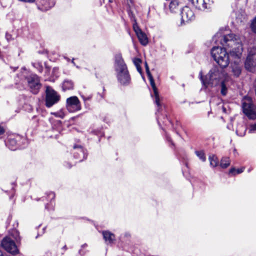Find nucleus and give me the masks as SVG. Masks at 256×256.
Masks as SVG:
<instances>
[{
    "label": "nucleus",
    "mask_w": 256,
    "mask_h": 256,
    "mask_svg": "<svg viewBox=\"0 0 256 256\" xmlns=\"http://www.w3.org/2000/svg\"><path fill=\"white\" fill-rule=\"evenodd\" d=\"M243 38L233 34H228L223 38L224 42H222L224 46L232 47L233 45L236 46L230 50V56L236 60L231 64L232 72L236 77H238L242 72V65L240 58L243 50L242 42Z\"/></svg>",
    "instance_id": "nucleus-1"
},
{
    "label": "nucleus",
    "mask_w": 256,
    "mask_h": 256,
    "mask_svg": "<svg viewBox=\"0 0 256 256\" xmlns=\"http://www.w3.org/2000/svg\"><path fill=\"white\" fill-rule=\"evenodd\" d=\"M226 35L220 36V34H217L213 38V40L216 42L217 38H220L221 44L224 47L222 48L220 46H214L211 50V54L214 60L221 67V68H225L228 66L230 64L229 56L226 52V49L229 48L228 46H224L222 42H224L223 38ZM236 45H233L232 49L236 48Z\"/></svg>",
    "instance_id": "nucleus-2"
},
{
    "label": "nucleus",
    "mask_w": 256,
    "mask_h": 256,
    "mask_svg": "<svg viewBox=\"0 0 256 256\" xmlns=\"http://www.w3.org/2000/svg\"><path fill=\"white\" fill-rule=\"evenodd\" d=\"M144 65L146 73L154 92V94H152L151 96L154 99V102L158 107L157 112H156L158 123L160 126H162V124L166 126L168 124H171V122L167 118L166 114L160 113V109L161 108V104L160 102V98L153 77L150 71L148 63L146 62Z\"/></svg>",
    "instance_id": "nucleus-3"
},
{
    "label": "nucleus",
    "mask_w": 256,
    "mask_h": 256,
    "mask_svg": "<svg viewBox=\"0 0 256 256\" xmlns=\"http://www.w3.org/2000/svg\"><path fill=\"white\" fill-rule=\"evenodd\" d=\"M114 66L118 82L124 86L129 84L130 82V74L120 54L116 56Z\"/></svg>",
    "instance_id": "nucleus-4"
},
{
    "label": "nucleus",
    "mask_w": 256,
    "mask_h": 256,
    "mask_svg": "<svg viewBox=\"0 0 256 256\" xmlns=\"http://www.w3.org/2000/svg\"><path fill=\"white\" fill-rule=\"evenodd\" d=\"M226 74L224 70L222 68L215 66L210 70L205 78L202 76V71L199 74V76L202 84L207 87L209 86H213L218 85Z\"/></svg>",
    "instance_id": "nucleus-5"
},
{
    "label": "nucleus",
    "mask_w": 256,
    "mask_h": 256,
    "mask_svg": "<svg viewBox=\"0 0 256 256\" xmlns=\"http://www.w3.org/2000/svg\"><path fill=\"white\" fill-rule=\"evenodd\" d=\"M18 76L21 80L27 84L32 94H36L38 92L42 85L40 78L36 74L30 73L24 69Z\"/></svg>",
    "instance_id": "nucleus-6"
},
{
    "label": "nucleus",
    "mask_w": 256,
    "mask_h": 256,
    "mask_svg": "<svg viewBox=\"0 0 256 256\" xmlns=\"http://www.w3.org/2000/svg\"><path fill=\"white\" fill-rule=\"evenodd\" d=\"M242 108L244 113L250 119L256 118V108L252 99L248 96H245L242 100Z\"/></svg>",
    "instance_id": "nucleus-7"
},
{
    "label": "nucleus",
    "mask_w": 256,
    "mask_h": 256,
    "mask_svg": "<svg viewBox=\"0 0 256 256\" xmlns=\"http://www.w3.org/2000/svg\"><path fill=\"white\" fill-rule=\"evenodd\" d=\"M60 95L50 86H46V106L50 108L60 100Z\"/></svg>",
    "instance_id": "nucleus-8"
},
{
    "label": "nucleus",
    "mask_w": 256,
    "mask_h": 256,
    "mask_svg": "<svg viewBox=\"0 0 256 256\" xmlns=\"http://www.w3.org/2000/svg\"><path fill=\"white\" fill-rule=\"evenodd\" d=\"M245 68L252 71L256 66V48L253 47L248 50V54L244 63Z\"/></svg>",
    "instance_id": "nucleus-9"
},
{
    "label": "nucleus",
    "mask_w": 256,
    "mask_h": 256,
    "mask_svg": "<svg viewBox=\"0 0 256 256\" xmlns=\"http://www.w3.org/2000/svg\"><path fill=\"white\" fill-rule=\"evenodd\" d=\"M66 106L68 110L70 112H75L82 109L80 102L76 96L68 98L66 100Z\"/></svg>",
    "instance_id": "nucleus-10"
},
{
    "label": "nucleus",
    "mask_w": 256,
    "mask_h": 256,
    "mask_svg": "<svg viewBox=\"0 0 256 256\" xmlns=\"http://www.w3.org/2000/svg\"><path fill=\"white\" fill-rule=\"evenodd\" d=\"M2 246L8 252L16 254L18 252V249L15 242L10 238H5L2 242Z\"/></svg>",
    "instance_id": "nucleus-11"
},
{
    "label": "nucleus",
    "mask_w": 256,
    "mask_h": 256,
    "mask_svg": "<svg viewBox=\"0 0 256 256\" xmlns=\"http://www.w3.org/2000/svg\"><path fill=\"white\" fill-rule=\"evenodd\" d=\"M72 152L74 157L78 160L80 162H82L87 157L86 150L80 145H74Z\"/></svg>",
    "instance_id": "nucleus-12"
},
{
    "label": "nucleus",
    "mask_w": 256,
    "mask_h": 256,
    "mask_svg": "<svg viewBox=\"0 0 256 256\" xmlns=\"http://www.w3.org/2000/svg\"><path fill=\"white\" fill-rule=\"evenodd\" d=\"M181 23L186 24L194 19L195 16L194 12L188 7L184 6L181 11Z\"/></svg>",
    "instance_id": "nucleus-13"
},
{
    "label": "nucleus",
    "mask_w": 256,
    "mask_h": 256,
    "mask_svg": "<svg viewBox=\"0 0 256 256\" xmlns=\"http://www.w3.org/2000/svg\"><path fill=\"white\" fill-rule=\"evenodd\" d=\"M198 10L204 11L211 8L212 1L211 0H190Z\"/></svg>",
    "instance_id": "nucleus-14"
},
{
    "label": "nucleus",
    "mask_w": 256,
    "mask_h": 256,
    "mask_svg": "<svg viewBox=\"0 0 256 256\" xmlns=\"http://www.w3.org/2000/svg\"><path fill=\"white\" fill-rule=\"evenodd\" d=\"M38 9L46 11L54 6V2L52 0H37Z\"/></svg>",
    "instance_id": "nucleus-15"
},
{
    "label": "nucleus",
    "mask_w": 256,
    "mask_h": 256,
    "mask_svg": "<svg viewBox=\"0 0 256 256\" xmlns=\"http://www.w3.org/2000/svg\"><path fill=\"white\" fill-rule=\"evenodd\" d=\"M102 234L106 244H111L115 241V236L111 232L105 230L102 232Z\"/></svg>",
    "instance_id": "nucleus-16"
},
{
    "label": "nucleus",
    "mask_w": 256,
    "mask_h": 256,
    "mask_svg": "<svg viewBox=\"0 0 256 256\" xmlns=\"http://www.w3.org/2000/svg\"><path fill=\"white\" fill-rule=\"evenodd\" d=\"M74 87V82L70 80H64L62 84V88L63 91L73 90Z\"/></svg>",
    "instance_id": "nucleus-17"
},
{
    "label": "nucleus",
    "mask_w": 256,
    "mask_h": 256,
    "mask_svg": "<svg viewBox=\"0 0 256 256\" xmlns=\"http://www.w3.org/2000/svg\"><path fill=\"white\" fill-rule=\"evenodd\" d=\"M136 36L140 43L143 46H146L148 42V38L145 33L142 31L136 34Z\"/></svg>",
    "instance_id": "nucleus-18"
},
{
    "label": "nucleus",
    "mask_w": 256,
    "mask_h": 256,
    "mask_svg": "<svg viewBox=\"0 0 256 256\" xmlns=\"http://www.w3.org/2000/svg\"><path fill=\"white\" fill-rule=\"evenodd\" d=\"M169 8L172 12H176L178 10V2L177 0H172L170 4Z\"/></svg>",
    "instance_id": "nucleus-19"
},
{
    "label": "nucleus",
    "mask_w": 256,
    "mask_h": 256,
    "mask_svg": "<svg viewBox=\"0 0 256 256\" xmlns=\"http://www.w3.org/2000/svg\"><path fill=\"white\" fill-rule=\"evenodd\" d=\"M208 160L211 166L216 167V166H218V160L217 157L215 155H210L208 157Z\"/></svg>",
    "instance_id": "nucleus-20"
},
{
    "label": "nucleus",
    "mask_w": 256,
    "mask_h": 256,
    "mask_svg": "<svg viewBox=\"0 0 256 256\" xmlns=\"http://www.w3.org/2000/svg\"><path fill=\"white\" fill-rule=\"evenodd\" d=\"M230 164V160L228 157H224L222 158L220 166L223 168H228Z\"/></svg>",
    "instance_id": "nucleus-21"
},
{
    "label": "nucleus",
    "mask_w": 256,
    "mask_h": 256,
    "mask_svg": "<svg viewBox=\"0 0 256 256\" xmlns=\"http://www.w3.org/2000/svg\"><path fill=\"white\" fill-rule=\"evenodd\" d=\"M16 140L11 138H10L8 140V142L6 143V144L8 148L12 150H15L16 149Z\"/></svg>",
    "instance_id": "nucleus-22"
},
{
    "label": "nucleus",
    "mask_w": 256,
    "mask_h": 256,
    "mask_svg": "<svg viewBox=\"0 0 256 256\" xmlns=\"http://www.w3.org/2000/svg\"><path fill=\"white\" fill-rule=\"evenodd\" d=\"M195 154L202 162L206 161V156L204 150H196Z\"/></svg>",
    "instance_id": "nucleus-23"
},
{
    "label": "nucleus",
    "mask_w": 256,
    "mask_h": 256,
    "mask_svg": "<svg viewBox=\"0 0 256 256\" xmlns=\"http://www.w3.org/2000/svg\"><path fill=\"white\" fill-rule=\"evenodd\" d=\"M141 60L140 58H135L134 60V63L136 66L138 71L141 74L142 72V70L140 66V64L141 63Z\"/></svg>",
    "instance_id": "nucleus-24"
},
{
    "label": "nucleus",
    "mask_w": 256,
    "mask_h": 256,
    "mask_svg": "<svg viewBox=\"0 0 256 256\" xmlns=\"http://www.w3.org/2000/svg\"><path fill=\"white\" fill-rule=\"evenodd\" d=\"M128 14L132 21H135L136 20L135 16V12L134 9L132 8H130L128 10Z\"/></svg>",
    "instance_id": "nucleus-25"
},
{
    "label": "nucleus",
    "mask_w": 256,
    "mask_h": 256,
    "mask_svg": "<svg viewBox=\"0 0 256 256\" xmlns=\"http://www.w3.org/2000/svg\"><path fill=\"white\" fill-rule=\"evenodd\" d=\"M244 168H238L237 170L235 169L234 168H232L230 169L229 172L230 174H238L242 172L244 170Z\"/></svg>",
    "instance_id": "nucleus-26"
},
{
    "label": "nucleus",
    "mask_w": 256,
    "mask_h": 256,
    "mask_svg": "<svg viewBox=\"0 0 256 256\" xmlns=\"http://www.w3.org/2000/svg\"><path fill=\"white\" fill-rule=\"evenodd\" d=\"M221 90L220 92L222 94L223 96H226L227 93V88L224 84V80H222L221 82Z\"/></svg>",
    "instance_id": "nucleus-27"
},
{
    "label": "nucleus",
    "mask_w": 256,
    "mask_h": 256,
    "mask_svg": "<svg viewBox=\"0 0 256 256\" xmlns=\"http://www.w3.org/2000/svg\"><path fill=\"white\" fill-rule=\"evenodd\" d=\"M133 22V24H132V27H133V29L134 31V32H136V34H138V32H140L142 31V30L140 28L138 24V23L136 22V20L135 21H132Z\"/></svg>",
    "instance_id": "nucleus-28"
},
{
    "label": "nucleus",
    "mask_w": 256,
    "mask_h": 256,
    "mask_svg": "<svg viewBox=\"0 0 256 256\" xmlns=\"http://www.w3.org/2000/svg\"><path fill=\"white\" fill-rule=\"evenodd\" d=\"M12 236L16 242H18L20 240L19 232L16 230H14L12 232Z\"/></svg>",
    "instance_id": "nucleus-29"
},
{
    "label": "nucleus",
    "mask_w": 256,
    "mask_h": 256,
    "mask_svg": "<svg viewBox=\"0 0 256 256\" xmlns=\"http://www.w3.org/2000/svg\"><path fill=\"white\" fill-rule=\"evenodd\" d=\"M56 117L63 118L65 116V113L63 110H60L58 112L52 113Z\"/></svg>",
    "instance_id": "nucleus-30"
},
{
    "label": "nucleus",
    "mask_w": 256,
    "mask_h": 256,
    "mask_svg": "<svg viewBox=\"0 0 256 256\" xmlns=\"http://www.w3.org/2000/svg\"><path fill=\"white\" fill-rule=\"evenodd\" d=\"M236 22L238 23H244L246 21V18L244 16L242 15L240 17H239V16H237L236 18Z\"/></svg>",
    "instance_id": "nucleus-31"
},
{
    "label": "nucleus",
    "mask_w": 256,
    "mask_h": 256,
    "mask_svg": "<svg viewBox=\"0 0 256 256\" xmlns=\"http://www.w3.org/2000/svg\"><path fill=\"white\" fill-rule=\"evenodd\" d=\"M87 247H88V245L86 244H84L82 246L81 248L79 250V252H78L79 254L81 256H84L86 254V251L84 250V249L86 248Z\"/></svg>",
    "instance_id": "nucleus-32"
},
{
    "label": "nucleus",
    "mask_w": 256,
    "mask_h": 256,
    "mask_svg": "<svg viewBox=\"0 0 256 256\" xmlns=\"http://www.w3.org/2000/svg\"><path fill=\"white\" fill-rule=\"evenodd\" d=\"M251 28L254 32L256 33V17L254 19L252 22Z\"/></svg>",
    "instance_id": "nucleus-33"
},
{
    "label": "nucleus",
    "mask_w": 256,
    "mask_h": 256,
    "mask_svg": "<svg viewBox=\"0 0 256 256\" xmlns=\"http://www.w3.org/2000/svg\"><path fill=\"white\" fill-rule=\"evenodd\" d=\"M255 132H256V123L251 124L249 129L250 133H253Z\"/></svg>",
    "instance_id": "nucleus-34"
},
{
    "label": "nucleus",
    "mask_w": 256,
    "mask_h": 256,
    "mask_svg": "<svg viewBox=\"0 0 256 256\" xmlns=\"http://www.w3.org/2000/svg\"><path fill=\"white\" fill-rule=\"evenodd\" d=\"M48 196L51 200H52L54 198L55 194L53 192H50L48 194Z\"/></svg>",
    "instance_id": "nucleus-35"
},
{
    "label": "nucleus",
    "mask_w": 256,
    "mask_h": 256,
    "mask_svg": "<svg viewBox=\"0 0 256 256\" xmlns=\"http://www.w3.org/2000/svg\"><path fill=\"white\" fill-rule=\"evenodd\" d=\"M20 2H29V3H32L34 2L35 0H18Z\"/></svg>",
    "instance_id": "nucleus-36"
},
{
    "label": "nucleus",
    "mask_w": 256,
    "mask_h": 256,
    "mask_svg": "<svg viewBox=\"0 0 256 256\" xmlns=\"http://www.w3.org/2000/svg\"><path fill=\"white\" fill-rule=\"evenodd\" d=\"M4 130L3 127L0 126V136L4 134Z\"/></svg>",
    "instance_id": "nucleus-37"
},
{
    "label": "nucleus",
    "mask_w": 256,
    "mask_h": 256,
    "mask_svg": "<svg viewBox=\"0 0 256 256\" xmlns=\"http://www.w3.org/2000/svg\"><path fill=\"white\" fill-rule=\"evenodd\" d=\"M46 227H44V228H43V229H42V232H41L40 234H40V235H42V234H44L45 232V231H46Z\"/></svg>",
    "instance_id": "nucleus-38"
},
{
    "label": "nucleus",
    "mask_w": 256,
    "mask_h": 256,
    "mask_svg": "<svg viewBox=\"0 0 256 256\" xmlns=\"http://www.w3.org/2000/svg\"><path fill=\"white\" fill-rule=\"evenodd\" d=\"M166 139H167V140H168V141H169V142H172V144H173V143L172 142V140H171L170 138L168 136H166Z\"/></svg>",
    "instance_id": "nucleus-39"
},
{
    "label": "nucleus",
    "mask_w": 256,
    "mask_h": 256,
    "mask_svg": "<svg viewBox=\"0 0 256 256\" xmlns=\"http://www.w3.org/2000/svg\"><path fill=\"white\" fill-rule=\"evenodd\" d=\"M56 123H57L58 125L59 126H60H60H61V121H60V120H57V121H56Z\"/></svg>",
    "instance_id": "nucleus-40"
},
{
    "label": "nucleus",
    "mask_w": 256,
    "mask_h": 256,
    "mask_svg": "<svg viewBox=\"0 0 256 256\" xmlns=\"http://www.w3.org/2000/svg\"><path fill=\"white\" fill-rule=\"evenodd\" d=\"M222 110L224 112H226V108L224 106H222Z\"/></svg>",
    "instance_id": "nucleus-41"
},
{
    "label": "nucleus",
    "mask_w": 256,
    "mask_h": 256,
    "mask_svg": "<svg viewBox=\"0 0 256 256\" xmlns=\"http://www.w3.org/2000/svg\"><path fill=\"white\" fill-rule=\"evenodd\" d=\"M72 63L74 66L76 65V64H75V63H74V58L72 60Z\"/></svg>",
    "instance_id": "nucleus-42"
},
{
    "label": "nucleus",
    "mask_w": 256,
    "mask_h": 256,
    "mask_svg": "<svg viewBox=\"0 0 256 256\" xmlns=\"http://www.w3.org/2000/svg\"><path fill=\"white\" fill-rule=\"evenodd\" d=\"M82 98L84 101L86 100V98L82 96Z\"/></svg>",
    "instance_id": "nucleus-43"
},
{
    "label": "nucleus",
    "mask_w": 256,
    "mask_h": 256,
    "mask_svg": "<svg viewBox=\"0 0 256 256\" xmlns=\"http://www.w3.org/2000/svg\"><path fill=\"white\" fill-rule=\"evenodd\" d=\"M46 209H48V205H47V204H46Z\"/></svg>",
    "instance_id": "nucleus-44"
},
{
    "label": "nucleus",
    "mask_w": 256,
    "mask_h": 256,
    "mask_svg": "<svg viewBox=\"0 0 256 256\" xmlns=\"http://www.w3.org/2000/svg\"><path fill=\"white\" fill-rule=\"evenodd\" d=\"M251 170H252V169H251V168H249V169L248 170V172H250Z\"/></svg>",
    "instance_id": "nucleus-45"
},
{
    "label": "nucleus",
    "mask_w": 256,
    "mask_h": 256,
    "mask_svg": "<svg viewBox=\"0 0 256 256\" xmlns=\"http://www.w3.org/2000/svg\"><path fill=\"white\" fill-rule=\"evenodd\" d=\"M0 256H3L2 252L0 251Z\"/></svg>",
    "instance_id": "nucleus-46"
},
{
    "label": "nucleus",
    "mask_w": 256,
    "mask_h": 256,
    "mask_svg": "<svg viewBox=\"0 0 256 256\" xmlns=\"http://www.w3.org/2000/svg\"><path fill=\"white\" fill-rule=\"evenodd\" d=\"M16 69V68H14V71H15Z\"/></svg>",
    "instance_id": "nucleus-47"
},
{
    "label": "nucleus",
    "mask_w": 256,
    "mask_h": 256,
    "mask_svg": "<svg viewBox=\"0 0 256 256\" xmlns=\"http://www.w3.org/2000/svg\"><path fill=\"white\" fill-rule=\"evenodd\" d=\"M63 248L66 249V246H64Z\"/></svg>",
    "instance_id": "nucleus-48"
}]
</instances>
